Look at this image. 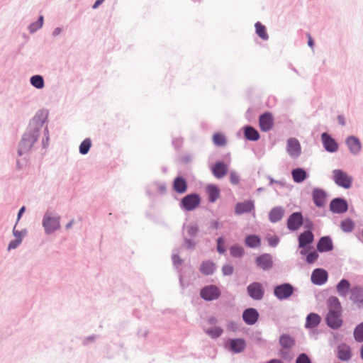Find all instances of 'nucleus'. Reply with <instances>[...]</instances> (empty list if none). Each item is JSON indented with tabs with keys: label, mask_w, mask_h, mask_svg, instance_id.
I'll use <instances>...</instances> for the list:
<instances>
[{
	"label": "nucleus",
	"mask_w": 363,
	"mask_h": 363,
	"mask_svg": "<svg viewBox=\"0 0 363 363\" xmlns=\"http://www.w3.org/2000/svg\"><path fill=\"white\" fill-rule=\"evenodd\" d=\"M333 177L335 184L340 186L345 189H350L352 186V177L341 169L333 170Z\"/></svg>",
	"instance_id": "f257e3e1"
},
{
	"label": "nucleus",
	"mask_w": 363,
	"mask_h": 363,
	"mask_svg": "<svg viewBox=\"0 0 363 363\" xmlns=\"http://www.w3.org/2000/svg\"><path fill=\"white\" fill-rule=\"evenodd\" d=\"M37 132L33 131L29 133H26L21 140L19 145V155H22L24 152L30 149L33 143L37 140Z\"/></svg>",
	"instance_id": "f03ea898"
},
{
	"label": "nucleus",
	"mask_w": 363,
	"mask_h": 363,
	"mask_svg": "<svg viewBox=\"0 0 363 363\" xmlns=\"http://www.w3.org/2000/svg\"><path fill=\"white\" fill-rule=\"evenodd\" d=\"M294 289L290 284L277 286L274 289V296L279 300L289 298L294 293Z\"/></svg>",
	"instance_id": "7ed1b4c3"
},
{
	"label": "nucleus",
	"mask_w": 363,
	"mask_h": 363,
	"mask_svg": "<svg viewBox=\"0 0 363 363\" xmlns=\"http://www.w3.org/2000/svg\"><path fill=\"white\" fill-rule=\"evenodd\" d=\"M201 202L198 194H192L184 196L181 201V206L186 211H192L197 208Z\"/></svg>",
	"instance_id": "20e7f679"
},
{
	"label": "nucleus",
	"mask_w": 363,
	"mask_h": 363,
	"mask_svg": "<svg viewBox=\"0 0 363 363\" xmlns=\"http://www.w3.org/2000/svg\"><path fill=\"white\" fill-rule=\"evenodd\" d=\"M200 296L206 301H213L219 298L220 291L219 289L214 286L210 285L203 288L200 291Z\"/></svg>",
	"instance_id": "39448f33"
},
{
	"label": "nucleus",
	"mask_w": 363,
	"mask_h": 363,
	"mask_svg": "<svg viewBox=\"0 0 363 363\" xmlns=\"http://www.w3.org/2000/svg\"><path fill=\"white\" fill-rule=\"evenodd\" d=\"M247 294L254 300H261L264 294V289L262 284L253 282L247 287Z\"/></svg>",
	"instance_id": "423d86ee"
},
{
	"label": "nucleus",
	"mask_w": 363,
	"mask_h": 363,
	"mask_svg": "<svg viewBox=\"0 0 363 363\" xmlns=\"http://www.w3.org/2000/svg\"><path fill=\"white\" fill-rule=\"evenodd\" d=\"M326 322L331 328H339L342 324V313L328 312L326 316Z\"/></svg>",
	"instance_id": "0eeeda50"
},
{
	"label": "nucleus",
	"mask_w": 363,
	"mask_h": 363,
	"mask_svg": "<svg viewBox=\"0 0 363 363\" xmlns=\"http://www.w3.org/2000/svg\"><path fill=\"white\" fill-rule=\"evenodd\" d=\"M43 225L45 231L50 233L60 228V220L58 218L51 217L46 214L43 218Z\"/></svg>",
	"instance_id": "6e6552de"
},
{
	"label": "nucleus",
	"mask_w": 363,
	"mask_h": 363,
	"mask_svg": "<svg viewBox=\"0 0 363 363\" xmlns=\"http://www.w3.org/2000/svg\"><path fill=\"white\" fill-rule=\"evenodd\" d=\"M303 224V217L301 213H292L287 220V227L291 230H298Z\"/></svg>",
	"instance_id": "1a4fd4ad"
},
{
	"label": "nucleus",
	"mask_w": 363,
	"mask_h": 363,
	"mask_svg": "<svg viewBox=\"0 0 363 363\" xmlns=\"http://www.w3.org/2000/svg\"><path fill=\"white\" fill-rule=\"evenodd\" d=\"M259 128L262 131L271 130L274 125L273 116L270 113H265L259 116Z\"/></svg>",
	"instance_id": "9d476101"
},
{
	"label": "nucleus",
	"mask_w": 363,
	"mask_h": 363,
	"mask_svg": "<svg viewBox=\"0 0 363 363\" xmlns=\"http://www.w3.org/2000/svg\"><path fill=\"white\" fill-rule=\"evenodd\" d=\"M322 142L325 149L330 152H335L338 149V144L328 133H324L321 135Z\"/></svg>",
	"instance_id": "9b49d317"
},
{
	"label": "nucleus",
	"mask_w": 363,
	"mask_h": 363,
	"mask_svg": "<svg viewBox=\"0 0 363 363\" xmlns=\"http://www.w3.org/2000/svg\"><path fill=\"white\" fill-rule=\"evenodd\" d=\"M347 202L341 199H335L330 204V211L336 213H345L347 211Z\"/></svg>",
	"instance_id": "f8f14e48"
},
{
	"label": "nucleus",
	"mask_w": 363,
	"mask_h": 363,
	"mask_svg": "<svg viewBox=\"0 0 363 363\" xmlns=\"http://www.w3.org/2000/svg\"><path fill=\"white\" fill-rule=\"evenodd\" d=\"M328 279V273L322 269H315L311 274V281L317 285H322L326 282Z\"/></svg>",
	"instance_id": "ddd939ff"
},
{
	"label": "nucleus",
	"mask_w": 363,
	"mask_h": 363,
	"mask_svg": "<svg viewBox=\"0 0 363 363\" xmlns=\"http://www.w3.org/2000/svg\"><path fill=\"white\" fill-rule=\"evenodd\" d=\"M256 264L263 270H268L273 265L272 257L269 254H263L256 258Z\"/></svg>",
	"instance_id": "4468645a"
},
{
	"label": "nucleus",
	"mask_w": 363,
	"mask_h": 363,
	"mask_svg": "<svg viewBox=\"0 0 363 363\" xmlns=\"http://www.w3.org/2000/svg\"><path fill=\"white\" fill-rule=\"evenodd\" d=\"M346 144L353 155H357L360 152L362 145L359 140L355 136H350L346 140Z\"/></svg>",
	"instance_id": "2eb2a0df"
},
{
	"label": "nucleus",
	"mask_w": 363,
	"mask_h": 363,
	"mask_svg": "<svg viewBox=\"0 0 363 363\" xmlns=\"http://www.w3.org/2000/svg\"><path fill=\"white\" fill-rule=\"evenodd\" d=\"M254 202L250 200L238 203L235 207V212L238 215L249 213L254 209Z\"/></svg>",
	"instance_id": "dca6fc26"
},
{
	"label": "nucleus",
	"mask_w": 363,
	"mask_h": 363,
	"mask_svg": "<svg viewBox=\"0 0 363 363\" xmlns=\"http://www.w3.org/2000/svg\"><path fill=\"white\" fill-rule=\"evenodd\" d=\"M259 318V313L255 308H247L242 314L244 321L248 325L255 324Z\"/></svg>",
	"instance_id": "f3484780"
},
{
	"label": "nucleus",
	"mask_w": 363,
	"mask_h": 363,
	"mask_svg": "<svg viewBox=\"0 0 363 363\" xmlns=\"http://www.w3.org/2000/svg\"><path fill=\"white\" fill-rule=\"evenodd\" d=\"M287 151L291 157H298L301 153V145L295 138H290L287 142Z\"/></svg>",
	"instance_id": "a211bd4d"
},
{
	"label": "nucleus",
	"mask_w": 363,
	"mask_h": 363,
	"mask_svg": "<svg viewBox=\"0 0 363 363\" xmlns=\"http://www.w3.org/2000/svg\"><path fill=\"white\" fill-rule=\"evenodd\" d=\"M228 344L230 350L235 353L242 352L246 347V342L242 338L230 340Z\"/></svg>",
	"instance_id": "6ab92c4d"
},
{
	"label": "nucleus",
	"mask_w": 363,
	"mask_h": 363,
	"mask_svg": "<svg viewBox=\"0 0 363 363\" xmlns=\"http://www.w3.org/2000/svg\"><path fill=\"white\" fill-rule=\"evenodd\" d=\"M211 169L213 175L218 179L223 178L228 172L227 165L222 162H216Z\"/></svg>",
	"instance_id": "aec40b11"
},
{
	"label": "nucleus",
	"mask_w": 363,
	"mask_h": 363,
	"mask_svg": "<svg viewBox=\"0 0 363 363\" xmlns=\"http://www.w3.org/2000/svg\"><path fill=\"white\" fill-rule=\"evenodd\" d=\"M313 199L318 207H322L326 202V194L321 189H314L313 191Z\"/></svg>",
	"instance_id": "412c9836"
},
{
	"label": "nucleus",
	"mask_w": 363,
	"mask_h": 363,
	"mask_svg": "<svg viewBox=\"0 0 363 363\" xmlns=\"http://www.w3.org/2000/svg\"><path fill=\"white\" fill-rule=\"evenodd\" d=\"M337 357L342 361H348L352 357L350 347L345 345L342 344L337 347Z\"/></svg>",
	"instance_id": "4be33fe9"
},
{
	"label": "nucleus",
	"mask_w": 363,
	"mask_h": 363,
	"mask_svg": "<svg viewBox=\"0 0 363 363\" xmlns=\"http://www.w3.org/2000/svg\"><path fill=\"white\" fill-rule=\"evenodd\" d=\"M173 189L178 194H184L187 190V183L182 177H177L173 182Z\"/></svg>",
	"instance_id": "5701e85b"
},
{
	"label": "nucleus",
	"mask_w": 363,
	"mask_h": 363,
	"mask_svg": "<svg viewBox=\"0 0 363 363\" xmlns=\"http://www.w3.org/2000/svg\"><path fill=\"white\" fill-rule=\"evenodd\" d=\"M333 247V242L329 237L321 238L317 245V249L320 252L330 251Z\"/></svg>",
	"instance_id": "b1692460"
},
{
	"label": "nucleus",
	"mask_w": 363,
	"mask_h": 363,
	"mask_svg": "<svg viewBox=\"0 0 363 363\" xmlns=\"http://www.w3.org/2000/svg\"><path fill=\"white\" fill-rule=\"evenodd\" d=\"M313 241V235L311 231L307 230L302 233L298 237V246L303 248Z\"/></svg>",
	"instance_id": "393cba45"
},
{
	"label": "nucleus",
	"mask_w": 363,
	"mask_h": 363,
	"mask_svg": "<svg viewBox=\"0 0 363 363\" xmlns=\"http://www.w3.org/2000/svg\"><path fill=\"white\" fill-rule=\"evenodd\" d=\"M328 312L342 313V307L339 299L335 296H330L327 301Z\"/></svg>",
	"instance_id": "a878e982"
},
{
	"label": "nucleus",
	"mask_w": 363,
	"mask_h": 363,
	"mask_svg": "<svg viewBox=\"0 0 363 363\" xmlns=\"http://www.w3.org/2000/svg\"><path fill=\"white\" fill-rule=\"evenodd\" d=\"M351 299L359 306H363V289L361 287H354L351 290Z\"/></svg>",
	"instance_id": "bb28decb"
},
{
	"label": "nucleus",
	"mask_w": 363,
	"mask_h": 363,
	"mask_svg": "<svg viewBox=\"0 0 363 363\" xmlns=\"http://www.w3.org/2000/svg\"><path fill=\"white\" fill-rule=\"evenodd\" d=\"M206 191L208 195V201L211 203L215 202L220 197V189L216 185H208L206 186Z\"/></svg>",
	"instance_id": "cd10ccee"
},
{
	"label": "nucleus",
	"mask_w": 363,
	"mask_h": 363,
	"mask_svg": "<svg viewBox=\"0 0 363 363\" xmlns=\"http://www.w3.org/2000/svg\"><path fill=\"white\" fill-rule=\"evenodd\" d=\"M284 213V211L281 207H274L273 208L269 214V218L271 222L276 223L280 220Z\"/></svg>",
	"instance_id": "c85d7f7f"
},
{
	"label": "nucleus",
	"mask_w": 363,
	"mask_h": 363,
	"mask_svg": "<svg viewBox=\"0 0 363 363\" xmlns=\"http://www.w3.org/2000/svg\"><path fill=\"white\" fill-rule=\"evenodd\" d=\"M337 291L342 297H345L350 289V284L346 279H342L337 285Z\"/></svg>",
	"instance_id": "c756f323"
},
{
	"label": "nucleus",
	"mask_w": 363,
	"mask_h": 363,
	"mask_svg": "<svg viewBox=\"0 0 363 363\" xmlns=\"http://www.w3.org/2000/svg\"><path fill=\"white\" fill-rule=\"evenodd\" d=\"M291 175L295 182L301 183L306 179L307 173L302 168H296L292 170Z\"/></svg>",
	"instance_id": "7c9ffc66"
},
{
	"label": "nucleus",
	"mask_w": 363,
	"mask_h": 363,
	"mask_svg": "<svg viewBox=\"0 0 363 363\" xmlns=\"http://www.w3.org/2000/svg\"><path fill=\"white\" fill-rule=\"evenodd\" d=\"M320 317L316 313H311L306 318V327L313 328L318 326L320 322Z\"/></svg>",
	"instance_id": "2f4dec72"
},
{
	"label": "nucleus",
	"mask_w": 363,
	"mask_h": 363,
	"mask_svg": "<svg viewBox=\"0 0 363 363\" xmlns=\"http://www.w3.org/2000/svg\"><path fill=\"white\" fill-rule=\"evenodd\" d=\"M245 137L249 140L256 141L259 138V134L257 130L251 126H246L244 128Z\"/></svg>",
	"instance_id": "473e14b6"
},
{
	"label": "nucleus",
	"mask_w": 363,
	"mask_h": 363,
	"mask_svg": "<svg viewBox=\"0 0 363 363\" xmlns=\"http://www.w3.org/2000/svg\"><path fill=\"white\" fill-rule=\"evenodd\" d=\"M279 343L282 347L290 349L294 345L295 341L293 337L284 334L280 337Z\"/></svg>",
	"instance_id": "72a5a7b5"
},
{
	"label": "nucleus",
	"mask_w": 363,
	"mask_h": 363,
	"mask_svg": "<svg viewBox=\"0 0 363 363\" xmlns=\"http://www.w3.org/2000/svg\"><path fill=\"white\" fill-rule=\"evenodd\" d=\"M245 243L249 247H257L260 245L261 240L258 236L251 235L246 237Z\"/></svg>",
	"instance_id": "f704fd0d"
},
{
	"label": "nucleus",
	"mask_w": 363,
	"mask_h": 363,
	"mask_svg": "<svg viewBox=\"0 0 363 363\" xmlns=\"http://www.w3.org/2000/svg\"><path fill=\"white\" fill-rule=\"evenodd\" d=\"M215 270V264L209 261L204 262L200 267V271L205 275L213 274Z\"/></svg>",
	"instance_id": "c9c22d12"
},
{
	"label": "nucleus",
	"mask_w": 363,
	"mask_h": 363,
	"mask_svg": "<svg viewBox=\"0 0 363 363\" xmlns=\"http://www.w3.org/2000/svg\"><path fill=\"white\" fill-rule=\"evenodd\" d=\"M205 333L211 338L214 339L220 337L223 334V330L219 326H214L205 330Z\"/></svg>",
	"instance_id": "e433bc0d"
},
{
	"label": "nucleus",
	"mask_w": 363,
	"mask_h": 363,
	"mask_svg": "<svg viewBox=\"0 0 363 363\" xmlns=\"http://www.w3.org/2000/svg\"><path fill=\"white\" fill-rule=\"evenodd\" d=\"M255 28L257 34L264 40L268 39V34L267 33L266 27L259 22L255 23Z\"/></svg>",
	"instance_id": "4c0bfd02"
},
{
	"label": "nucleus",
	"mask_w": 363,
	"mask_h": 363,
	"mask_svg": "<svg viewBox=\"0 0 363 363\" xmlns=\"http://www.w3.org/2000/svg\"><path fill=\"white\" fill-rule=\"evenodd\" d=\"M212 139L216 146H225L227 143L225 135L220 133H216Z\"/></svg>",
	"instance_id": "58836bf2"
},
{
	"label": "nucleus",
	"mask_w": 363,
	"mask_h": 363,
	"mask_svg": "<svg viewBox=\"0 0 363 363\" xmlns=\"http://www.w3.org/2000/svg\"><path fill=\"white\" fill-rule=\"evenodd\" d=\"M31 84L37 89H42L44 86L43 78L40 75H35L30 78Z\"/></svg>",
	"instance_id": "ea45409f"
},
{
	"label": "nucleus",
	"mask_w": 363,
	"mask_h": 363,
	"mask_svg": "<svg viewBox=\"0 0 363 363\" xmlns=\"http://www.w3.org/2000/svg\"><path fill=\"white\" fill-rule=\"evenodd\" d=\"M91 146V140L89 138L84 140L79 145V152L86 155L89 151Z\"/></svg>",
	"instance_id": "a19ab883"
},
{
	"label": "nucleus",
	"mask_w": 363,
	"mask_h": 363,
	"mask_svg": "<svg viewBox=\"0 0 363 363\" xmlns=\"http://www.w3.org/2000/svg\"><path fill=\"white\" fill-rule=\"evenodd\" d=\"M354 337L357 342H363V322L355 328L354 330Z\"/></svg>",
	"instance_id": "79ce46f5"
},
{
	"label": "nucleus",
	"mask_w": 363,
	"mask_h": 363,
	"mask_svg": "<svg viewBox=\"0 0 363 363\" xmlns=\"http://www.w3.org/2000/svg\"><path fill=\"white\" fill-rule=\"evenodd\" d=\"M230 255L235 257H240L244 254V249L242 247L235 245L230 249Z\"/></svg>",
	"instance_id": "37998d69"
},
{
	"label": "nucleus",
	"mask_w": 363,
	"mask_h": 363,
	"mask_svg": "<svg viewBox=\"0 0 363 363\" xmlns=\"http://www.w3.org/2000/svg\"><path fill=\"white\" fill-rule=\"evenodd\" d=\"M341 228L345 232H350L354 228V223L350 219H345L341 223Z\"/></svg>",
	"instance_id": "c03bdc74"
},
{
	"label": "nucleus",
	"mask_w": 363,
	"mask_h": 363,
	"mask_svg": "<svg viewBox=\"0 0 363 363\" xmlns=\"http://www.w3.org/2000/svg\"><path fill=\"white\" fill-rule=\"evenodd\" d=\"M217 250L220 254H223L226 251L225 241L222 237L217 240Z\"/></svg>",
	"instance_id": "a18cd8bd"
},
{
	"label": "nucleus",
	"mask_w": 363,
	"mask_h": 363,
	"mask_svg": "<svg viewBox=\"0 0 363 363\" xmlns=\"http://www.w3.org/2000/svg\"><path fill=\"white\" fill-rule=\"evenodd\" d=\"M267 240L271 246H276L279 242L278 237L273 235H267Z\"/></svg>",
	"instance_id": "49530a36"
},
{
	"label": "nucleus",
	"mask_w": 363,
	"mask_h": 363,
	"mask_svg": "<svg viewBox=\"0 0 363 363\" xmlns=\"http://www.w3.org/2000/svg\"><path fill=\"white\" fill-rule=\"evenodd\" d=\"M296 363H311V362L306 354L302 353L297 357Z\"/></svg>",
	"instance_id": "de8ad7c7"
},
{
	"label": "nucleus",
	"mask_w": 363,
	"mask_h": 363,
	"mask_svg": "<svg viewBox=\"0 0 363 363\" xmlns=\"http://www.w3.org/2000/svg\"><path fill=\"white\" fill-rule=\"evenodd\" d=\"M318 257V254L315 252H310L306 257V262L309 264L313 263Z\"/></svg>",
	"instance_id": "09e8293b"
},
{
	"label": "nucleus",
	"mask_w": 363,
	"mask_h": 363,
	"mask_svg": "<svg viewBox=\"0 0 363 363\" xmlns=\"http://www.w3.org/2000/svg\"><path fill=\"white\" fill-rule=\"evenodd\" d=\"M199 229L196 225H191L186 227V231L189 236H194L196 235Z\"/></svg>",
	"instance_id": "8fccbe9b"
},
{
	"label": "nucleus",
	"mask_w": 363,
	"mask_h": 363,
	"mask_svg": "<svg viewBox=\"0 0 363 363\" xmlns=\"http://www.w3.org/2000/svg\"><path fill=\"white\" fill-rule=\"evenodd\" d=\"M233 267L230 264H225L222 268V272L224 275H230L233 272Z\"/></svg>",
	"instance_id": "3c124183"
},
{
	"label": "nucleus",
	"mask_w": 363,
	"mask_h": 363,
	"mask_svg": "<svg viewBox=\"0 0 363 363\" xmlns=\"http://www.w3.org/2000/svg\"><path fill=\"white\" fill-rule=\"evenodd\" d=\"M21 242V240L20 239H15L14 240H12L9 242L8 246V250H12L16 248Z\"/></svg>",
	"instance_id": "603ef678"
},
{
	"label": "nucleus",
	"mask_w": 363,
	"mask_h": 363,
	"mask_svg": "<svg viewBox=\"0 0 363 363\" xmlns=\"http://www.w3.org/2000/svg\"><path fill=\"white\" fill-rule=\"evenodd\" d=\"M230 182L233 184H238L239 183V177L238 175L235 172H231L230 175Z\"/></svg>",
	"instance_id": "864d4df0"
},
{
	"label": "nucleus",
	"mask_w": 363,
	"mask_h": 363,
	"mask_svg": "<svg viewBox=\"0 0 363 363\" xmlns=\"http://www.w3.org/2000/svg\"><path fill=\"white\" fill-rule=\"evenodd\" d=\"M41 27H38V21L31 24L30 26V32H35V30H37L38 29L40 28Z\"/></svg>",
	"instance_id": "5fc2aeb1"
},
{
	"label": "nucleus",
	"mask_w": 363,
	"mask_h": 363,
	"mask_svg": "<svg viewBox=\"0 0 363 363\" xmlns=\"http://www.w3.org/2000/svg\"><path fill=\"white\" fill-rule=\"evenodd\" d=\"M13 233L16 239H20V240L22 241V235L21 232L16 230L14 228L13 230Z\"/></svg>",
	"instance_id": "6e6d98bb"
},
{
	"label": "nucleus",
	"mask_w": 363,
	"mask_h": 363,
	"mask_svg": "<svg viewBox=\"0 0 363 363\" xmlns=\"http://www.w3.org/2000/svg\"><path fill=\"white\" fill-rule=\"evenodd\" d=\"M172 260L174 264H180L182 263V259L178 255H174Z\"/></svg>",
	"instance_id": "4d7b16f0"
},
{
	"label": "nucleus",
	"mask_w": 363,
	"mask_h": 363,
	"mask_svg": "<svg viewBox=\"0 0 363 363\" xmlns=\"http://www.w3.org/2000/svg\"><path fill=\"white\" fill-rule=\"evenodd\" d=\"M237 328V324L234 322H230L228 325V328L231 330H235Z\"/></svg>",
	"instance_id": "13d9d810"
},
{
	"label": "nucleus",
	"mask_w": 363,
	"mask_h": 363,
	"mask_svg": "<svg viewBox=\"0 0 363 363\" xmlns=\"http://www.w3.org/2000/svg\"><path fill=\"white\" fill-rule=\"evenodd\" d=\"M307 37H308V45L311 48H313V45H314V42H313V40L312 39V37H311V34L308 33L307 34Z\"/></svg>",
	"instance_id": "bf43d9fd"
},
{
	"label": "nucleus",
	"mask_w": 363,
	"mask_h": 363,
	"mask_svg": "<svg viewBox=\"0 0 363 363\" xmlns=\"http://www.w3.org/2000/svg\"><path fill=\"white\" fill-rule=\"evenodd\" d=\"M208 322L211 325H214L218 322V320L216 318L212 316L208 318Z\"/></svg>",
	"instance_id": "052dcab7"
},
{
	"label": "nucleus",
	"mask_w": 363,
	"mask_h": 363,
	"mask_svg": "<svg viewBox=\"0 0 363 363\" xmlns=\"http://www.w3.org/2000/svg\"><path fill=\"white\" fill-rule=\"evenodd\" d=\"M337 121L339 122V123L342 125H345V118L342 116H339L337 117Z\"/></svg>",
	"instance_id": "680f3d73"
},
{
	"label": "nucleus",
	"mask_w": 363,
	"mask_h": 363,
	"mask_svg": "<svg viewBox=\"0 0 363 363\" xmlns=\"http://www.w3.org/2000/svg\"><path fill=\"white\" fill-rule=\"evenodd\" d=\"M104 0H96L94 4L93 5V9H96Z\"/></svg>",
	"instance_id": "e2e57ef3"
},
{
	"label": "nucleus",
	"mask_w": 363,
	"mask_h": 363,
	"mask_svg": "<svg viewBox=\"0 0 363 363\" xmlns=\"http://www.w3.org/2000/svg\"><path fill=\"white\" fill-rule=\"evenodd\" d=\"M25 209L26 208L24 206H23L18 211V220L20 219V218L21 217L23 213L25 211Z\"/></svg>",
	"instance_id": "0e129e2a"
},
{
	"label": "nucleus",
	"mask_w": 363,
	"mask_h": 363,
	"mask_svg": "<svg viewBox=\"0 0 363 363\" xmlns=\"http://www.w3.org/2000/svg\"><path fill=\"white\" fill-rule=\"evenodd\" d=\"M43 23V16H40V18L38 19V27H42Z\"/></svg>",
	"instance_id": "69168bd1"
},
{
	"label": "nucleus",
	"mask_w": 363,
	"mask_h": 363,
	"mask_svg": "<svg viewBox=\"0 0 363 363\" xmlns=\"http://www.w3.org/2000/svg\"><path fill=\"white\" fill-rule=\"evenodd\" d=\"M186 245H188V247H192L194 246V242H193L191 240H186Z\"/></svg>",
	"instance_id": "338daca9"
},
{
	"label": "nucleus",
	"mask_w": 363,
	"mask_h": 363,
	"mask_svg": "<svg viewBox=\"0 0 363 363\" xmlns=\"http://www.w3.org/2000/svg\"><path fill=\"white\" fill-rule=\"evenodd\" d=\"M267 363H282V362L278 359H272Z\"/></svg>",
	"instance_id": "774afa93"
}]
</instances>
